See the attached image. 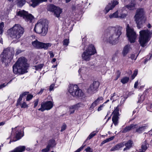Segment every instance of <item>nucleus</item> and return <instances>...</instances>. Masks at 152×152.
<instances>
[{
	"mask_svg": "<svg viewBox=\"0 0 152 152\" xmlns=\"http://www.w3.org/2000/svg\"><path fill=\"white\" fill-rule=\"evenodd\" d=\"M124 145V143H118L114 146L113 147L110 149L111 151H114L118 150L121 148L123 147Z\"/></svg>",
	"mask_w": 152,
	"mask_h": 152,
	"instance_id": "19",
	"label": "nucleus"
},
{
	"mask_svg": "<svg viewBox=\"0 0 152 152\" xmlns=\"http://www.w3.org/2000/svg\"><path fill=\"white\" fill-rule=\"evenodd\" d=\"M66 125H64L62 126L61 130V132H62L64 131L66 129Z\"/></svg>",
	"mask_w": 152,
	"mask_h": 152,
	"instance_id": "58",
	"label": "nucleus"
},
{
	"mask_svg": "<svg viewBox=\"0 0 152 152\" xmlns=\"http://www.w3.org/2000/svg\"><path fill=\"white\" fill-rule=\"evenodd\" d=\"M119 111V106H118L115 108V109L112 113V114H113V115L112 117V120L113 123L115 126L117 125L118 123V117L120 115Z\"/></svg>",
	"mask_w": 152,
	"mask_h": 152,
	"instance_id": "14",
	"label": "nucleus"
},
{
	"mask_svg": "<svg viewBox=\"0 0 152 152\" xmlns=\"http://www.w3.org/2000/svg\"><path fill=\"white\" fill-rule=\"evenodd\" d=\"M114 136H112L110 138H109L106 139L105 140L103 141L102 142V143H101V145H102L103 144H104V143L113 140L114 139Z\"/></svg>",
	"mask_w": 152,
	"mask_h": 152,
	"instance_id": "31",
	"label": "nucleus"
},
{
	"mask_svg": "<svg viewBox=\"0 0 152 152\" xmlns=\"http://www.w3.org/2000/svg\"><path fill=\"white\" fill-rule=\"evenodd\" d=\"M97 133V132L95 131H94L91 133L88 137L87 138V140H90L91 138H92L93 137H94V136H95L96 134Z\"/></svg>",
	"mask_w": 152,
	"mask_h": 152,
	"instance_id": "37",
	"label": "nucleus"
},
{
	"mask_svg": "<svg viewBox=\"0 0 152 152\" xmlns=\"http://www.w3.org/2000/svg\"><path fill=\"white\" fill-rule=\"evenodd\" d=\"M126 31L127 36L129 42L131 43L134 42L137 37L136 34L133 29L130 28L128 25L127 26Z\"/></svg>",
	"mask_w": 152,
	"mask_h": 152,
	"instance_id": "10",
	"label": "nucleus"
},
{
	"mask_svg": "<svg viewBox=\"0 0 152 152\" xmlns=\"http://www.w3.org/2000/svg\"><path fill=\"white\" fill-rule=\"evenodd\" d=\"M22 98L21 96H20L19 97L17 101L16 106H18L20 104V102L22 100Z\"/></svg>",
	"mask_w": 152,
	"mask_h": 152,
	"instance_id": "45",
	"label": "nucleus"
},
{
	"mask_svg": "<svg viewBox=\"0 0 152 152\" xmlns=\"http://www.w3.org/2000/svg\"><path fill=\"white\" fill-rule=\"evenodd\" d=\"M83 147L81 146L74 152H80L83 148Z\"/></svg>",
	"mask_w": 152,
	"mask_h": 152,
	"instance_id": "59",
	"label": "nucleus"
},
{
	"mask_svg": "<svg viewBox=\"0 0 152 152\" xmlns=\"http://www.w3.org/2000/svg\"><path fill=\"white\" fill-rule=\"evenodd\" d=\"M54 86V84H53L51 85L50 87L49 91H52L53 90Z\"/></svg>",
	"mask_w": 152,
	"mask_h": 152,
	"instance_id": "57",
	"label": "nucleus"
},
{
	"mask_svg": "<svg viewBox=\"0 0 152 152\" xmlns=\"http://www.w3.org/2000/svg\"><path fill=\"white\" fill-rule=\"evenodd\" d=\"M129 80V77H125L121 79V82L123 84H124L127 83Z\"/></svg>",
	"mask_w": 152,
	"mask_h": 152,
	"instance_id": "33",
	"label": "nucleus"
},
{
	"mask_svg": "<svg viewBox=\"0 0 152 152\" xmlns=\"http://www.w3.org/2000/svg\"><path fill=\"white\" fill-rule=\"evenodd\" d=\"M98 103L97 102V101L95 100L91 104L89 108L90 110H91L93 109Z\"/></svg>",
	"mask_w": 152,
	"mask_h": 152,
	"instance_id": "36",
	"label": "nucleus"
},
{
	"mask_svg": "<svg viewBox=\"0 0 152 152\" xmlns=\"http://www.w3.org/2000/svg\"><path fill=\"white\" fill-rule=\"evenodd\" d=\"M131 49L130 45H126L123 49L122 54L124 56H125L127 53L129 52Z\"/></svg>",
	"mask_w": 152,
	"mask_h": 152,
	"instance_id": "22",
	"label": "nucleus"
},
{
	"mask_svg": "<svg viewBox=\"0 0 152 152\" xmlns=\"http://www.w3.org/2000/svg\"><path fill=\"white\" fill-rule=\"evenodd\" d=\"M139 33V41L141 46L144 47L150 40L152 32L148 30H145L140 31Z\"/></svg>",
	"mask_w": 152,
	"mask_h": 152,
	"instance_id": "6",
	"label": "nucleus"
},
{
	"mask_svg": "<svg viewBox=\"0 0 152 152\" xmlns=\"http://www.w3.org/2000/svg\"><path fill=\"white\" fill-rule=\"evenodd\" d=\"M103 99L102 97H99L98 98L96 99L95 100L97 101V102L99 104L100 103V101L102 100Z\"/></svg>",
	"mask_w": 152,
	"mask_h": 152,
	"instance_id": "50",
	"label": "nucleus"
},
{
	"mask_svg": "<svg viewBox=\"0 0 152 152\" xmlns=\"http://www.w3.org/2000/svg\"><path fill=\"white\" fill-rule=\"evenodd\" d=\"M24 32V28L19 24H15L7 31L8 34L10 37L16 39L20 38Z\"/></svg>",
	"mask_w": 152,
	"mask_h": 152,
	"instance_id": "3",
	"label": "nucleus"
},
{
	"mask_svg": "<svg viewBox=\"0 0 152 152\" xmlns=\"http://www.w3.org/2000/svg\"><path fill=\"white\" fill-rule=\"evenodd\" d=\"M109 17L110 18H119V16L118 15V11H116L113 14L110 15L109 16Z\"/></svg>",
	"mask_w": 152,
	"mask_h": 152,
	"instance_id": "34",
	"label": "nucleus"
},
{
	"mask_svg": "<svg viewBox=\"0 0 152 152\" xmlns=\"http://www.w3.org/2000/svg\"><path fill=\"white\" fill-rule=\"evenodd\" d=\"M96 53V50L94 46L90 45L86 50L82 54L83 60L88 61L91 59V56Z\"/></svg>",
	"mask_w": 152,
	"mask_h": 152,
	"instance_id": "7",
	"label": "nucleus"
},
{
	"mask_svg": "<svg viewBox=\"0 0 152 152\" xmlns=\"http://www.w3.org/2000/svg\"><path fill=\"white\" fill-rule=\"evenodd\" d=\"M14 51L10 48H7L4 49L2 54L0 56V60L6 66L10 63L11 59L13 58Z\"/></svg>",
	"mask_w": 152,
	"mask_h": 152,
	"instance_id": "5",
	"label": "nucleus"
},
{
	"mask_svg": "<svg viewBox=\"0 0 152 152\" xmlns=\"http://www.w3.org/2000/svg\"><path fill=\"white\" fill-rule=\"evenodd\" d=\"M148 146L149 144L148 143L147 140H145L142 143L141 147L142 152H144Z\"/></svg>",
	"mask_w": 152,
	"mask_h": 152,
	"instance_id": "26",
	"label": "nucleus"
},
{
	"mask_svg": "<svg viewBox=\"0 0 152 152\" xmlns=\"http://www.w3.org/2000/svg\"><path fill=\"white\" fill-rule=\"evenodd\" d=\"M122 28L120 27H111L106 31L108 37L107 41L112 45H115L118 42V38L121 34Z\"/></svg>",
	"mask_w": 152,
	"mask_h": 152,
	"instance_id": "1",
	"label": "nucleus"
},
{
	"mask_svg": "<svg viewBox=\"0 0 152 152\" xmlns=\"http://www.w3.org/2000/svg\"><path fill=\"white\" fill-rule=\"evenodd\" d=\"M48 24L46 20H39L36 24L34 30L37 33L45 36L48 32Z\"/></svg>",
	"mask_w": 152,
	"mask_h": 152,
	"instance_id": "4",
	"label": "nucleus"
},
{
	"mask_svg": "<svg viewBox=\"0 0 152 152\" xmlns=\"http://www.w3.org/2000/svg\"><path fill=\"white\" fill-rule=\"evenodd\" d=\"M43 66V64H40L37 66H34V67L35 68V69L36 70H40L42 68V67Z\"/></svg>",
	"mask_w": 152,
	"mask_h": 152,
	"instance_id": "38",
	"label": "nucleus"
},
{
	"mask_svg": "<svg viewBox=\"0 0 152 152\" xmlns=\"http://www.w3.org/2000/svg\"><path fill=\"white\" fill-rule=\"evenodd\" d=\"M53 106V103L51 101L43 102L41 103V107L38 110L43 112L45 110H49L51 109Z\"/></svg>",
	"mask_w": 152,
	"mask_h": 152,
	"instance_id": "11",
	"label": "nucleus"
},
{
	"mask_svg": "<svg viewBox=\"0 0 152 152\" xmlns=\"http://www.w3.org/2000/svg\"><path fill=\"white\" fill-rule=\"evenodd\" d=\"M49 146V145H48L46 148L42 149V152H48L50 150V148Z\"/></svg>",
	"mask_w": 152,
	"mask_h": 152,
	"instance_id": "42",
	"label": "nucleus"
},
{
	"mask_svg": "<svg viewBox=\"0 0 152 152\" xmlns=\"http://www.w3.org/2000/svg\"><path fill=\"white\" fill-rule=\"evenodd\" d=\"M47 1V0H31L32 3L31 6L33 7H35L38 5L39 3Z\"/></svg>",
	"mask_w": 152,
	"mask_h": 152,
	"instance_id": "21",
	"label": "nucleus"
},
{
	"mask_svg": "<svg viewBox=\"0 0 152 152\" xmlns=\"http://www.w3.org/2000/svg\"><path fill=\"white\" fill-rule=\"evenodd\" d=\"M132 142L130 140L128 141L126 143H124L126 147L124 149V151L129 150L132 147Z\"/></svg>",
	"mask_w": 152,
	"mask_h": 152,
	"instance_id": "24",
	"label": "nucleus"
},
{
	"mask_svg": "<svg viewBox=\"0 0 152 152\" xmlns=\"http://www.w3.org/2000/svg\"><path fill=\"white\" fill-rule=\"evenodd\" d=\"M127 15L125 14H122L121 15V16H119V18H125Z\"/></svg>",
	"mask_w": 152,
	"mask_h": 152,
	"instance_id": "54",
	"label": "nucleus"
},
{
	"mask_svg": "<svg viewBox=\"0 0 152 152\" xmlns=\"http://www.w3.org/2000/svg\"><path fill=\"white\" fill-rule=\"evenodd\" d=\"M134 0L133 1L132 3L130 4H129L128 5L126 6V7L128 8V9L129 10H132L134 9V6H135V3H134Z\"/></svg>",
	"mask_w": 152,
	"mask_h": 152,
	"instance_id": "29",
	"label": "nucleus"
},
{
	"mask_svg": "<svg viewBox=\"0 0 152 152\" xmlns=\"http://www.w3.org/2000/svg\"><path fill=\"white\" fill-rule=\"evenodd\" d=\"M80 104L79 103L70 107L69 108L70 113L72 114L74 113L75 110L80 107Z\"/></svg>",
	"mask_w": 152,
	"mask_h": 152,
	"instance_id": "20",
	"label": "nucleus"
},
{
	"mask_svg": "<svg viewBox=\"0 0 152 152\" xmlns=\"http://www.w3.org/2000/svg\"><path fill=\"white\" fill-rule=\"evenodd\" d=\"M43 91V89H41V91L38 93V94H42V93Z\"/></svg>",
	"mask_w": 152,
	"mask_h": 152,
	"instance_id": "63",
	"label": "nucleus"
},
{
	"mask_svg": "<svg viewBox=\"0 0 152 152\" xmlns=\"http://www.w3.org/2000/svg\"><path fill=\"white\" fill-rule=\"evenodd\" d=\"M49 9L50 11L54 12L55 15L57 18L60 16V14L62 12V9L53 4L50 5Z\"/></svg>",
	"mask_w": 152,
	"mask_h": 152,
	"instance_id": "15",
	"label": "nucleus"
},
{
	"mask_svg": "<svg viewBox=\"0 0 152 152\" xmlns=\"http://www.w3.org/2000/svg\"><path fill=\"white\" fill-rule=\"evenodd\" d=\"M29 93L28 92H23L22 94L20 95V96H21L23 98L24 96H25L27 94Z\"/></svg>",
	"mask_w": 152,
	"mask_h": 152,
	"instance_id": "55",
	"label": "nucleus"
},
{
	"mask_svg": "<svg viewBox=\"0 0 152 152\" xmlns=\"http://www.w3.org/2000/svg\"><path fill=\"white\" fill-rule=\"evenodd\" d=\"M138 81H137L135 82L134 85V87L135 88H136L138 86Z\"/></svg>",
	"mask_w": 152,
	"mask_h": 152,
	"instance_id": "61",
	"label": "nucleus"
},
{
	"mask_svg": "<svg viewBox=\"0 0 152 152\" xmlns=\"http://www.w3.org/2000/svg\"><path fill=\"white\" fill-rule=\"evenodd\" d=\"M56 61V58H53V59H52V61H51V62H52V63H53V62H55Z\"/></svg>",
	"mask_w": 152,
	"mask_h": 152,
	"instance_id": "64",
	"label": "nucleus"
},
{
	"mask_svg": "<svg viewBox=\"0 0 152 152\" xmlns=\"http://www.w3.org/2000/svg\"><path fill=\"white\" fill-rule=\"evenodd\" d=\"M33 97V96L31 94H28V95L26 98V100L27 101H28L31 99Z\"/></svg>",
	"mask_w": 152,
	"mask_h": 152,
	"instance_id": "46",
	"label": "nucleus"
},
{
	"mask_svg": "<svg viewBox=\"0 0 152 152\" xmlns=\"http://www.w3.org/2000/svg\"><path fill=\"white\" fill-rule=\"evenodd\" d=\"M69 43V39H65L63 41V45L64 46H67L68 45Z\"/></svg>",
	"mask_w": 152,
	"mask_h": 152,
	"instance_id": "39",
	"label": "nucleus"
},
{
	"mask_svg": "<svg viewBox=\"0 0 152 152\" xmlns=\"http://www.w3.org/2000/svg\"><path fill=\"white\" fill-rule=\"evenodd\" d=\"M4 27V23L3 22L0 23V34H2L3 33Z\"/></svg>",
	"mask_w": 152,
	"mask_h": 152,
	"instance_id": "40",
	"label": "nucleus"
},
{
	"mask_svg": "<svg viewBox=\"0 0 152 152\" xmlns=\"http://www.w3.org/2000/svg\"><path fill=\"white\" fill-rule=\"evenodd\" d=\"M68 91L70 95L74 96H82L84 95V93L76 85H70Z\"/></svg>",
	"mask_w": 152,
	"mask_h": 152,
	"instance_id": "8",
	"label": "nucleus"
},
{
	"mask_svg": "<svg viewBox=\"0 0 152 152\" xmlns=\"http://www.w3.org/2000/svg\"><path fill=\"white\" fill-rule=\"evenodd\" d=\"M118 4V2L117 0H113L111 3H109L108 4L106 7L104 12L106 14L110 10H112Z\"/></svg>",
	"mask_w": 152,
	"mask_h": 152,
	"instance_id": "16",
	"label": "nucleus"
},
{
	"mask_svg": "<svg viewBox=\"0 0 152 152\" xmlns=\"http://www.w3.org/2000/svg\"><path fill=\"white\" fill-rule=\"evenodd\" d=\"M116 95V94L115 93H114L113 94L111 95V96L110 97V100H113L112 102H114V101L116 99L115 98V96Z\"/></svg>",
	"mask_w": 152,
	"mask_h": 152,
	"instance_id": "44",
	"label": "nucleus"
},
{
	"mask_svg": "<svg viewBox=\"0 0 152 152\" xmlns=\"http://www.w3.org/2000/svg\"><path fill=\"white\" fill-rule=\"evenodd\" d=\"M56 144L55 140H51L49 141L48 145H49L50 148H53Z\"/></svg>",
	"mask_w": 152,
	"mask_h": 152,
	"instance_id": "32",
	"label": "nucleus"
},
{
	"mask_svg": "<svg viewBox=\"0 0 152 152\" xmlns=\"http://www.w3.org/2000/svg\"><path fill=\"white\" fill-rule=\"evenodd\" d=\"M100 83L97 81H95L91 84L88 90V91L90 94L95 93L98 90Z\"/></svg>",
	"mask_w": 152,
	"mask_h": 152,
	"instance_id": "13",
	"label": "nucleus"
},
{
	"mask_svg": "<svg viewBox=\"0 0 152 152\" xmlns=\"http://www.w3.org/2000/svg\"><path fill=\"white\" fill-rule=\"evenodd\" d=\"M27 62V59L24 57L19 58L15 64L13 66L14 73L15 74L18 73L22 74L27 72V69L28 67V64Z\"/></svg>",
	"mask_w": 152,
	"mask_h": 152,
	"instance_id": "2",
	"label": "nucleus"
},
{
	"mask_svg": "<svg viewBox=\"0 0 152 152\" xmlns=\"http://www.w3.org/2000/svg\"><path fill=\"white\" fill-rule=\"evenodd\" d=\"M145 15V12L143 9H139L137 10L135 15V19H140L144 17Z\"/></svg>",
	"mask_w": 152,
	"mask_h": 152,
	"instance_id": "17",
	"label": "nucleus"
},
{
	"mask_svg": "<svg viewBox=\"0 0 152 152\" xmlns=\"http://www.w3.org/2000/svg\"><path fill=\"white\" fill-rule=\"evenodd\" d=\"M137 27L139 28L144 25L145 20H135Z\"/></svg>",
	"mask_w": 152,
	"mask_h": 152,
	"instance_id": "23",
	"label": "nucleus"
},
{
	"mask_svg": "<svg viewBox=\"0 0 152 152\" xmlns=\"http://www.w3.org/2000/svg\"><path fill=\"white\" fill-rule=\"evenodd\" d=\"M116 57V55L115 54L114 55L112 58V60L114 61L115 59V58Z\"/></svg>",
	"mask_w": 152,
	"mask_h": 152,
	"instance_id": "62",
	"label": "nucleus"
},
{
	"mask_svg": "<svg viewBox=\"0 0 152 152\" xmlns=\"http://www.w3.org/2000/svg\"><path fill=\"white\" fill-rule=\"evenodd\" d=\"M49 53L51 58H53L54 56V55L52 52H50Z\"/></svg>",
	"mask_w": 152,
	"mask_h": 152,
	"instance_id": "60",
	"label": "nucleus"
},
{
	"mask_svg": "<svg viewBox=\"0 0 152 152\" xmlns=\"http://www.w3.org/2000/svg\"><path fill=\"white\" fill-rule=\"evenodd\" d=\"M137 72H138V71H137V70L136 69V70H135L134 72V73H133V75H132V79H134L135 77L137 75Z\"/></svg>",
	"mask_w": 152,
	"mask_h": 152,
	"instance_id": "47",
	"label": "nucleus"
},
{
	"mask_svg": "<svg viewBox=\"0 0 152 152\" xmlns=\"http://www.w3.org/2000/svg\"><path fill=\"white\" fill-rule=\"evenodd\" d=\"M145 99L144 96L142 95H141L139 98L138 101V102H142Z\"/></svg>",
	"mask_w": 152,
	"mask_h": 152,
	"instance_id": "43",
	"label": "nucleus"
},
{
	"mask_svg": "<svg viewBox=\"0 0 152 152\" xmlns=\"http://www.w3.org/2000/svg\"><path fill=\"white\" fill-rule=\"evenodd\" d=\"M147 126H145L141 127H138L137 125V128H135L136 129V132L138 133H140L143 132L146 128Z\"/></svg>",
	"mask_w": 152,
	"mask_h": 152,
	"instance_id": "25",
	"label": "nucleus"
},
{
	"mask_svg": "<svg viewBox=\"0 0 152 152\" xmlns=\"http://www.w3.org/2000/svg\"><path fill=\"white\" fill-rule=\"evenodd\" d=\"M20 105L21 107L22 108H28V105H27L26 103L25 102H23L20 104Z\"/></svg>",
	"mask_w": 152,
	"mask_h": 152,
	"instance_id": "41",
	"label": "nucleus"
},
{
	"mask_svg": "<svg viewBox=\"0 0 152 152\" xmlns=\"http://www.w3.org/2000/svg\"><path fill=\"white\" fill-rule=\"evenodd\" d=\"M39 101V99H37L35 101L34 103V107H35L38 105Z\"/></svg>",
	"mask_w": 152,
	"mask_h": 152,
	"instance_id": "53",
	"label": "nucleus"
},
{
	"mask_svg": "<svg viewBox=\"0 0 152 152\" xmlns=\"http://www.w3.org/2000/svg\"><path fill=\"white\" fill-rule=\"evenodd\" d=\"M137 56H136L134 54H132L131 55L130 58L132 60H135L136 59Z\"/></svg>",
	"mask_w": 152,
	"mask_h": 152,
	"instance_id": "51",
	"label": "nucleus"
},
{
	"mask_svg": "<svg viewBox=\"0 0 152 152\" xmlns=\"http://www.w3.org/2000/svg\"><path fill=\"white\" fill-rule=\"evenodd\" d=\"M17 15L18 16L26 19H33L34 18L31 14H29L24 10H17Z\"/></svg>",
	"mask_w": 152,
	"mask_h": 152,
	"instance_id": "12",
	"label": "nucleus"
},
{
	"mask_svg": "<svg viewBox=\"0 0 152 152\" xmlns=\"http://www.w3.org/2000/svg\"><path fill=\"white\" fill-rule=\"evenodd\" d=\"M25 0H17V5L19 7L23 6L25 3Z\"/></svg>",
	"mask_w": 152,
	"mask_h": 152,
	"instance_id": "28",
	"label": "nucleus"
},
{
	"mask_svg": "<svg viewBox=\"0 0 152 152\" xmlns=\"http://www.w3.org/2000/svg\"><path fill=\"white\" fill-rule=\"evenodd\" d=\"M8 10V9H7L4 12H1L0 15V18H6V17L7 16Z\"/></svg>",
	"mask_w": 152,
	"mask_h": 152,
	"instance_id": "30",
	"label": "nucleus"
},
{
	"mask_svg": "<svg viewBox=\"0 0 152 152\" xmlns=\"http://www.w3.org/2000/svg\"><path fill=\"white\" fill-rule=\"evenodd\" d=\"M104 106V104H103L100 105V106L98 108V111H99L103 109V108Z\"/></svg>",
	"mask_w": 152,
	"mask_h": 152,
	"instance_id": "49",
	"label": "nucleus"
},
{
	"mask_svg": "<svg viewBox=\"0 0 152 152\" xmlns=\"http://www.w3.org/2000/svg\"><path fill=\"white\" fill-rule=\"evenodd\" d=\"M85 151L86 152H90L91 151L93 152L92 150H91V149L90 147H87L85 149Z\"/></svg>",
	"mask_w": 152,
	"mask_h": 152,
	"instance_id": "52",
	"label": "nucleus"
},
{
	"mask_svg": "<svg viewBox=\"0 0 152 152\" xmlns=\"http://www.w3.org/2000/svg\"><path fill=\"white\" fill-rule=\"evenodd\" d=\"M11 81V80L9 82L6 84H5V83H3V84L0 85V89L5 87V86H6L8 84L10 83Z\"/></svg>",
	"mask_w": 152,
	"mask_h": 152,
	"instance_id": "48",
	"label": "nucleus"
},
{
	"mask_svg": "<svg viewBox=\"0 0 152 152\" xmlns=\"http://www.w3.org/2000/svg\"><path fill=\"white\" fill-rule=\"evenodd\" d=\"M23 135L22 134L21 132L18 131L16 133V135L15 137V138L16 139L15 140H13L12 141L13 142H14L16 141L17 140H18L20 139L21 137H23Z\"/></svg>",
	"mask_w": 152,
	"mask_h": 152,
	"instance_id": "27",
	"label": "nucleus"
},
{
	"mask_svg": "<svg viewBox=\"0 0 152 152\" xmlns=\"http://www.w3.org/2000/svg\"><path fill=\"white\" fill-rule=\"evenodd\" d=\"M116 76L118 78H119L120 77V75H121L120 72L118 70L116 72Z\"/></svg>",
	"mask_w": 152,
	"mask_h": 152,
	"instance_id": "56",
	"label": "nucleus"
},
{
	"mask_svg": "<svg viewBox=\"0 0 152 152\" xmlns=\"http://www.w3.org/2000/svg\"><path fill=\"white\" fill-rule=\"evenodd\" d=\"M31 44L35 48L38 49H44V50H47L52 45L51 43H46L41 42L37 39L32 42Z\"/></svg>",
	"mask_w": 152,
	"mask_h": 152,
	"instance_id": "9",
	"label": "nucleus"
},
{
	"mask_svg": "<svg viewBox=\"0 0 152 152\" xmlns=\"http://www.w3.org/2000/svg\"><path fill=\"white\" fill-rule=\"evenodd\" d=\"M137 125L131 124L129 126H126L123 130L121 131L122 133H125L131 130L134 129L135 128H137Z\"/></svg>",
	"mask_w": 152,
	"mask_h": 152,
	"instance_id": "18",
	"label": "nucleus"
},
{
	"mask_svg": "<svg viewBox=\"0 0 152 152\" xmlns=\"http://www.w3.org/2000/svg\"><path fill=\"white\" fill-rule=\"evenodd\" d=\"M87 69L86 68L84 67H83L80 69L78 70V72L79 74L83 73L85 74L87 72Z\"/></svg>",
	"mask_w": 152,
	"mask_h": 152,
	"instance_id": "35",
	"label": "nucleus"
}]
</instances>
